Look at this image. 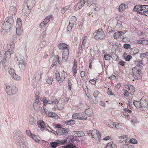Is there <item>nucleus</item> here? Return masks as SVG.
Here are the masks:
<instances>
[{
	"label": "nucleus",
	"mask_w": 148,
	"mask_h": 148,
	"mask_svg": "<svg viewBox=\"0 0 148 148\" xmlns=\"http://www.w3.org/2000/svg\"><path fill=\"white\" fill-rule=\"evenodd\" d=\"M13 139L20 148H26L27 143L25 140L23 133L19 130H15L12 134Z\"/></svg>",
	"instance_id": "1"
},
{
	"label": "nucleus",
	"mask_w": 148,
	"mask_h": 148,
	"mask_svg": "<svg viewBox=\"0 0 148 148\" xmlns=\"http://www.w3.org/2000/svg\"><path fill=\"white\" fill-rule=\"evenodd\" d=\"M133 11L148 16V5H136L134 7Z\"/></svg>",
	"instance_id": "2"
},
{
	"label": "nucleus",
	"mask_w": 148,
	"mask_h": 148,
	"mask_svg": "<svg viewBox=\"0 0 148 148\" xmlns=\"http://www.w3.org/2000/svg\"><path fill=\"white\" fill-rule=\"evenodd\" d=\"M60 49L63 50L62 59L64 62H66L69 55V47L66 44L64 43H60L58 45Z\"/></svg>",
	"instance_id": "3"
},
{
	"label": "nucleus",
	"mask_w": 148,
	"mask_h": 148,
	"mask_svg": "<svg viewBox=\"0 0 148 148\" xmlns=\"http://www.w3.org/2000/svg\"><path fill=\"white\" fill-rule=\"evenodd\" d=\"M35 4V0H27L23 4L24 8L23 11L25 12L27 14H29L31 10L33 8Z\"/></svg>",
	"instance_id": "4"
},
{
	"label": "nucleus",
	"mask_w": 148,
	"mask_h": 148,
	"mask_svg": "<svg viewBox=\"0 0 148 148\" xmlns=\"http://www.w3.org/2000/svg\"><path fill=\"white\" fill-rule=\"evenodd\" d=\"M14 60L18 64L20 69H24L25 66L24 57L20 53H16L15 55Z\"/></svg>",
	"instance_id": "5"
},
{
	"label": "nucleus",
	"mask_w": 148,
	"mask_h": 148,
	"mask_svg": "<svg viewBox=\"0 0 148 148\" xmlns=\"http://www.w3.org/2000/svg\"><path fill=\"white\" fill-rule=\"evenodd\" d=\"M14 20L12 16H9L6 18L4 23L2 25V28L3 29L7 30L12 27L13 25Z\"/></svg>",
	"instance_id": "6"
},
{
	"label": "nucleus",
	"mask_w": 148,
	"mask_h": 148,
	"mask_svg": "<svg viewBox=\"0 0 148 148\" xmlns=\"http://www.w3.org/2000/svg\"><path fill=\"white\" fill-rule=\"evenodd\" d=\"M94 38L97 40H100L105 38V33L102 29L100 28L94 33Z\"/></svg>",
	"instance_id": "7"
},
{
	"label": "nucleus",
	"mask_w": 148,
	"mask_h": 148,
	"mask_svg": "<svg viewBox=\"0 0 148 148\" xmlns=\"http://www.w3.org/2000/svg\"><path fill=\"white\" fill-rule=\"evenodd\" d=\"M141 72L140 69L138 68V67H134L132 69L131 75L135 79H139L142 77Z\"/></svg>",
	"instance_id": "8"
},
{
	"label": "nucleus",
	"mask_w": 148,
	"mask_h": 148,
	"mask_svg": "<svg viewBox=\"0 0 148 148\" xmlns=\"http://www.w3.org/2000/svg\"><path fill=\"white\" fill-rule=\"evenodd\" d=\"M68 138L64 140H57L56 142H50V144L51 148H56L59 145H63L67 142Z\"/></svg>",
	"instance_id": "9"
},
{
	"label": "nucleus",
	"mask_w": 148,
	"mask_h": 148,
	"mask_svg": "<svg viewBox=\"0 0 148 148\" xmlns=\"http://www.w3.org/2000/svg\"><path fill=\"white\" fill-rule=\"evenodd\" d=\"M13 52H12L11 51L8 50L6 51L3 57L0 56V63L2 62L4 64L6 62L7 60L10 58L11 57V55L12 54Z\"/></svg>",
	"instance_id": "10"
},
{
	"label": "nucleus",
	"mask_w": 148,
	"mask_h": 148,
	"mask_svg": "<svg viewBox=\"0 0 148 148\" xmlns=\"http://www.w3.org/2000/svg\"><path fill=\"white\" fill-rule=\"evenodd\" d=\"M16 20V33L17 34L20 35L22 31V29L21 27L22 21L19 18H18Z\"/></svg>",
	"instance_id": "11"
},
{
	"label": "nucleus",
	"mask_w": 148,
	"mask_h": 148,
	"mask_svg": "<svg viewBox=\"0 0 148 148\" xmlns=\"http://www.w3.org/2000/svg\"><path fill=\"white\" fill-rule=\"evenodd\" d=\"M7 94H15L17 92V88L15 86H7L5 89Z\"/></svg>",
	"instance_id": "12"
},
{
	"label": "nucleus",
	"mask_w": 148,
	"mask_h": 148,
	"mask_svg": "<svg viewBox=\"0 0 148 148\" xmlns=\"http://www.w3.org/2000/svg\"><path fill=\"white\" fill-rule=\"evenodd\" d=\"M147 107L148 104L146 100L141 99L140 100V109L143 111H145L147 110Z\"/></svg>",
	"instance_id": "13"
},
{
	"label": "nucleus",
	"mask_w": 148,
	"mask_h": 148,
	"mask_svg": "<svg viewBox=\"0 0 148 148\" xmlns=\"http://www.w3.org/2000/svg\"><path fill=\"white\" fill-rule=\"evenodd\" d=\"M76 140L74 137H73L69 142V144L63 146L62 148H76L75 145L73 144L74 141H76Z\"/></svg>",
	"instance_id": "14"
},
{
	"label": "nucleus",
	"mask_w": 148,
	"mask_h": 148,
	"mask_svg": "<svg viewBox=\"0 0 148 148\" xmlns=\"http://www.w3.org/2000/svg\"><path fill=\"white\" fill-rule=\"evenodd\" d=\"M55 133L57 134V135H61L66 134L68 133L67 129L66 128H60L57 130Z\"/></svg>",
	"instance_id": "15"
},
{
	"label": "nucleus",
	"mask_w": 148,
	"mask_h": 148,
	"mask_svg": "<svg viewBox=\"0 0 148 148\" xmlns=\"http://www.w3.org/2000/svg\"><path fill=\"white\" fill-rule=\"evenodd\" d=\"M38 124L41 130L43 131L44 130H47L48 131H49V130L48 128H50L48 126H45V124L43 121H40L39 122H38Z\"/></svg>",
	"instance_id": "16"
},
{
	"label": "nucleus",
	"mask_w": 148,
	"mask_h": 148,
	"mask_svg": "<svg viewBox=\"0 0 148 148\" xmlns=\"http://www.w3.org/2000/svg\"><path fill=\"white\" fill-rule=\"evenodd\" d=\"M87 0H81L80 2L77 3L75 6V10H77L81 8L84 5L85 3L87 1Z\"/></svg>",
	"instance_id": "17"
},
{
	"label": "nucleus",
	"mask_w": 148,
	"mask_h": 148,
	"mask_svg": "<svg viewBox=\"0 0 148 148\" xmlns=\"http://www.w3.org/2000/svg\"><path fill=\"white\" fill-rule=\"evenodd\" d=\"M59 58L58 56L56 55L55 56L53 60L52 63L51 64V66L52 67H53L55 65L60 64V62L59 61Z\"/></svg>",
	"instance_id": "18"
},
{
	"label": "nucleus",
	"mask_w": 148,
	"mask_h": 148,
	"mask_svg": "<svg viewBox=\"0 0 148 148\" xmlns=\"http://www.w3.org/2000/svg\"><path fill=\"white\" fill-rule=\"evenodd\" d=\"M17 9L15 7L10 6L9 11V13L12 15H15Z\"/></svg>",
	"instance_id": "19"
},
{
	"label": "nucleus",
	"mask_w": 148,
	"mask_h": 148,
	"mask_svg": "<svg viewBox=\"0 0 148 148\" xmlns=\"http://www.w3.org/2000/svg\"><path fill=\"white\" fill-rule=\"evenodd\" d=\"M134 64L136 65L135 67H138V68L141 69V67L143 65V60H136L134 61Z\"/></svg>",
	"instance_id": "20"
},
{
	"label": "nucleus",
	"mask_w": 148,
	"mask_h": 148,
	"mask_svg": "<svg viewBox=\"0 0 148 148\" xmlns=\"http://www.w3.org/2000/svg\"><path fill=\"white\" fill-rule=\"evenodd\" d=\"M77 61L75 59L74 60L72 68L73 75L74 76L77 73Z\"/></svg>",
	"instance_id": "21"
},
{
	"label": "nucleus",
	"mask_w": 148,
	"mask_h": 148,
	"mask_svg": "<svg viewBox=\"0 0 148 148\" xmlns=\"http://www.w3.org/2000/svg\"><path fill=\"white\" fill-rule=\"evenodd\" d=\"M41 72L40 70H38L35 74L34 78L37 81H39L41 77Z\"/></svg>",
	"instance_id": "22"
},
{
	"label": "nucleus",
	"mask_w": 148,
	"mask_h": 148,
	"mask_svg": "<svg viewBox=\"0 0 148 148\" xmlns=\"http://www.w3.org/2000/svg\"><path fill=\"white\" fill-rule=\"evenodd\" d=\"M42 103H33V106L34 108L36 111H40L41 109L42 108Z\"/></svg>",
	"instance_id": "23"
},
{
	"label": "nucleus",
	"mask_w": 148,
	"mask_h": 148,
	"mask_svg": "<svg viewBox=\"0 0 148 148\" xmlns=\"http://www.w3.org/2000/svg\"><path fill=\"white\" fill-rule=\"evenodd\" d=\"M14 42H11L7 45L8 50L11 51L12 52H14Z\"/></svg>",
	"instance_id": "24"
},
{
	"label": "nucleus",
	"mask_w": 148,
	"mask_h": 148,
	"mask_svg": "<svg viewBox=\"0 0 148 148\" xmlns=\"http://www.w3.org/2000/svg\"><path fill=\"white\" fill-rule=\"evenodd\" d=\"M125 87L128 89L131 94L132 95L135 92V89L134 86L131 85H126Z\"/></svg>",
	"instance_id": "25"
},
{
	"label": "nucleus",
	"mask_w": 148,
	"mask_h": 148,
	"mask_svg": "<svg viewBox=\"0 0 148 148\" xmlns=\"http://www.w3.org/2000/svg\"><path fill=\"white\" fill-rule=\"evenodd\" d=\"M74 135L75 136V137H81L84 136L85 134L83 132L80 131H75Z\"/></svg>",
	"instance_id": "26"
},
{
	"label": "nucleus",
	"mask_w": 148,
	"mask_h": 148,
	"mask_svg": "<svg viewBox=\"0 0 148 148\" xmlns=\"http://www.w3.org/2000/svg\"><path fill=\"white\" fill-rule=\"evenodd\" d=\"M85 112L88 117H90L92 116L93 114V110L90 108H88L86 110Z\"/></svg>",
	"instance_id": "27"
},
{
	"label": "nucleus",
	"mask_w": 148,
	"mask_h": 148,
	"mask_svg": "<svg viewBox=\"0 0 148 148\" xmlns=\"http://www.w3.org/2000/svg\"><path fill=\"white\" fill-rule=\"evenodd\" d=\"M137 43L139 44H141L144 45L148 44V41L146 40L141 39L138 40L136 41Z\"/></svg>",
	"instance_id": "28"
},
{
	"label": "nucleus",
	"mask_w": 148,
	"mask_h": 148,
	"mask_svg": "<svg viewBox=\"0 0 148 148\" xmlns=\"http://www.w3.org/2000/svg\"><path fill=\"white\" fill-rule=\"evenodd\" d=\"M37 143H39L40 138L38 136L33 134L30 137Z\"/></svg>",
	"instance_id": "29"
},
{
	"label": "nucleus",
	"mask_w": 148,
	"mask_h": 148,
	"mask_svg": "<svg viewBox=\"0 0 148 148\" xmlns=\"http://www.w3.org/2000/svg\"><path fill=\"white\" fill-rule=\"evenodd\" d=\"M127 7V5H125L124 4H122L119 6L118 10L120 12L123 11L126 9Z\"/></svg>",
	"instance_id": "30"
},
{
	"label": "nucleus",
	"mask_w": 148,
	"mask_h": 148,
	"mask_svg": "<svg viewBox=\"0 0 148 148\" xmlns=\"http://www.w3.org/2000/svg\"><path fill=\"white\" fill-rule=\"evenodd\" d=\"M40 100L43 102V106L42 107L46 106L47 104L48 103V100L47 99V98L45 97H42L40 98Z\"/></svg>",
	"instance_id": "31"
},
{
	"label": "nucleus",
	"mask_w": 148,
	"mask_h": 148,
	"mask_svg": "<svg viewBox=\"0 0 148 148\" xmlns=\"http://www.w3.org/2000/svg\"><path fill=\"white\" fill-rule=\"evenodd\" d=\"M80 114L75 113L72 116V118L74 119H79L81 120Z\"/></svg>",
	"instance_id": "32"
},
{
	"label": "nucleus",
	"mask_w": 148,
	"mask_h": 148,
	"mask_svg": "<svg viewBox=\"0 0 148 148\" xmlns=\"http://www.w3.org/2000/svg\"><path fill=\"white\" fill-rule=\"evenodd\" d=\"M77 20L76 17L75 16H72L70 19L69 24L74 25L75 24Z\"/></svg>",
	"instance_id": "33"
},
{
	"label": "nucleus",
	"mask_w": 148,
	"mask_h": 148,
	"mask_svg": "<svg viewBox=\"0 0 148 148\" xmlns=\"http://www.w3.org/2000/svg\"><path fill=\"white\" fill-rule=\"evenodd\" d=\"M67 76V73L66 72H65L64 71H63L61 72V78L62 79V81L64 80L65 77Z\"/></svg>",
	"instance_id": "34"
},
{
	"label": "nucleus",
	"mask_w": 148,
	"mask_h": 148,
	"mask_svg": "<svg viewBox=\"0 0 148 148\" xmlns=\"http://www.w3.org/2000/svg\"><path fill=\"white\" fill-rule=\"evenodd\" d=\"M133 104L137 108H139L140 107V101H136L135 100L133 101Z\"/></svg>",
	"instance_id": "35"
},
{
	"label": "nucleus",
	"mask_w": 148,
	"mask_h": 148,
	"mask_svg": "<svg viewBox=\"0 0 148 148\" xmlns=\"http://www.w3.org/2000/svg\"><path fill=\"white\" fill-rule=\"evenodd\" d=\"M120 36H121L120 32H116L114 34V38L115 39H117Z\"/></svg>",
	"instance_id": "36"
},
{
	"label": "nucleus",
	"mask_w": 148,
	"mask_h": 148,
	"mask_svg": "<svg viewBox=\"0 0 148 148\" xmlns=\"http://www.w3.org/2000/svg\"><path fill=\"white\" fill-rule=\"evenodd\" d=\"M80 115L81 117V120H86L87 119L88 116L85 112L84 113H83L82 114H80Z\"/></svg>",
	"instance_id": "37"
},
{
	"label": "nucleus",
	"mask_w": 148,
	"mask_h": 148,
	"mask_svg": "<svg viewBox=\"0 0 148 148\" xmlns=\"http://www.w3.org/2000/svg\"><path fill=\"white\" fill-rule=\"evenodd\" d=\"M8 70L9 73L11 75V76L13 75V74L15 73V71L13 69L11 68V67H9L8 68Z\"/></svg>",
	"instance_id": "38"
},
{
	"label": "nucleus",
	"mask_w": 148,
	"mask_h": 148,
	"mask_svg": "<svg viewBox=\"0 0 148 148\" xmlns=\"http://www.w3.org/2000/svg\"><path fill=\"white\" fill-rule=\"evenodd\" d=\"M51 16V15L45 17L43 21L45 23V24H47V23L50 21V19Z\"/></svg>",
	"instance_id": "39"
},
{
	"label": "nucleus",
	"mask_w": 148,
	"mask_h": 148,
	"mask_svg": "<svg viewBox=\"0 0 148 148\" xmlns=\"http://www.w3.org/2000/svg\"><path fill=\"white\" fill-rule=\"evenodd\" d=\"M127 144L122 145L121 146V148H134V147L131 145H127Z\"/></svg>",
	"instance_id": "40"
},
{
	"label": "nucleus",
	"mask_w": 148,
	"mask_h": 148,
	"mask_svg": "<svg viewBox=\"0 0 148 148\" xmlns=\"http://www.w3.org/2000/svg\"><path fill=\"white\" fill-rule=\"evenodd\" d=\"M111 57L113 60H117L119 58L118 57L115 53H114L111 55Z\"/></svg>",
	"instance_id": "41"
},
{
	"label": "nucleus",
	"mask_w": 148,
	"mask_h": 148,
	"mask_svg": "<svg viewBox=\"0 0 148 148\" xmlns=\"http://www.w3.org/2000/svg\"><path fill=\"white\" fill-rule=\"evenodd\" d=\"M86 42V40L84 42L82 41L81 45H79V48H81V50H83L85 49V44Z\"/></svg>",
	"instance_id": "42"
},
{
	"label": "nucleus",
	"mask_w": 148,
	"mask_h": 148,
	"mask_svg": "<svg viewBox=\"0 0 148 148\" xmlns=\"http://www.w3.org/2000/svg\"><path fill=\"white\" fill-rule=\"evenodd\" d=\"M97 130H92V136L93 138H95V137H96V134L97 132Z\"/></svg>",
	"instance_id": "43"
},
{
	"label": "nucleus",
	"mask_w": 148,
	"mask_h": 148,
	"mask_svg": "<svg viewBox=\"0 0 148 148\" xmlns=\"http://www.w3.org/2000/svg\"><path fill=\"white\" fill-rule=\"evenodd\" d=\"M12 77L14 80H17L19 79V77L15 73L13 74V75L11 76Z\"/></svg>",
	"instance_id": "44"
},
{
	"label": "nucleus",
	"mask_w": 148,
	"mask_h": 148,
	"mask_svg": "<svg viewBox=\"0 0 148 148\" xmlns=\"http://www.w3.org/2000/svg\"><path fill=\"white\" fill-rule=\"evenodd\" d=\"M99 94H100V93L97 90H95L93 93V96L94 97L96 98L98 97Z\"/></svg>",
	"instance_id": "45"
},
{
	"label": "nucleus",
	"mask_w": 148,
	"mask_h": 148,
	"mask_svg": "<svg viewBox=\"0 0 148 148\" xmlns=\"http://www.w3.org/2000/svg\"><path fill=\"white\" fill-rule=\"evenodd\" d=\"M46 81L49 84H51L53 81L52 78L51 77H48V78L47 79Z\"/></svg>",
	"instance_id": "46"
},
{
	"label": "nucleus",
	"mask_w": 148,
	"mask_h": 148,
	"mask_svg": "<svg viewBox=\"0 0 148 148\" xmlns=\"http://www.w3.org/2000/svg\"><path fill=\"white\" fill-rule=\"evenodd\" d=\"M36 99H35V101L33 103H41L39 101V96L36 95Z\"/></svg>",
	"instance_id": "47"
},
{
	"label": "nucleus",
	"mask_w": 148,
	"mask_h": 148,
	"mask_svg": "<svg viewBox=\"0 0 148 148\" xmlns=\"http://www.w3.org/2000/svg\"><path fill=\"white\" fill-rule=\"evenodd\" d=\"M129 141H130V143L133 144H136L137 143V141L134 138H132Z\"/></svg>",
	"instance_id": "48"
},
{
	"label": "nucleus",
	"mask_w": 148,
	"mask_h": 148,
	"mask_svg": "<svg viewBox=\"0 0 148 148\" xmlns=\"http://www.w3.org/2000/svg\"><path fill=\"white\" fill-rule=\"evenodd\" d=\"M148 54V53H141L140 55V57L141 58L143 59L145 56H147Z\"/></svg>",
	"instance_id": "49"
},
{
	"label": "nucleus",
	"mask_w": 148,
	"mask_h": 148,
	"mask_svg": "<svg viewBox=\"0 0 148 148\" xmlns=\"http://www.w3.org/2000/svg\"><path fill=\"white\" fill-rule=\"evenodd\" d=\"M68 89L70 91L71 89V87L72 86V84L71 82V81L69 80H68Z\"/></svg>",
	"instance_id": "50"
},
{
	"label": "nucleus",
	"mask_w": 148,
	"mask_h": 148,
	"mask_svg": "<svg viewBox=\"0 0 148 148\" xmlns=\"http://www.w3.org/2000/svg\"><path fill=\"white\" fill-rule=\"evenodd\" d=\"M26 133L30 137H31L33 134L31 133V131L29 130H26Z\"/></svg>",
	"instance_id": "51"
},
{
	"label": "nucleus",
	"mask_w": 148,
	"mask_h": 148,
	"mask_svg": "<svg viewBox=\"0 0 148 148\" xmlns=\"http://www.w3.org/2000/svg\"><path fill=\"white\" fill-rule=\"evenodd\" d=\"M51 99L53 101V103H58V100L55 97H51Z\"/></svg>",
	"instance_id": "52"
},
{
	"label": "nucleus",
	"mask_w": 148,
	"mask_h": 148,
	"mask_svg": "<svg viewBox=\"0 0 148 148\" xmlns=\"http://www.w3.org/2000/svg\"><path fill=\"white\" fill-rule=\"evenodd\" d=\"M132 56L131 55H128L125 57V58L126 61H129L132 58Z\"/></svg>",
	"instance_id": "53"
},
{
	"label": "nucleus",
	"mask_w": 148,
	"mask_h": 148,
	"mask_svg": "<svg viewBox=\"0 0 148 148\" xmlns=\"http://www.w3.org/2000/svg\"><path fill=\"white\" fill-rule=\"evenodd\" d=\"M118 46L115 44L112 45V49L114 51H116V50H117L118 49Z\"/></svg>",
	"instance_id": "54"
},
{
	"label": "nucleus",
	"mask_w": 148,
	"mask_h": 148,
	"mask_svg": "<svg viewBox=\"0 0 148 148\" xmlns=\"http://www.w3.org/2000/svg\"><path fill=\"white\" fill-rule=\"evenodd\" d=\"M107 93L108 95H114L115 96L114 94L112 92V90L110 89L109 88L108 89V90L107 92Z\"/></svg>",
	"instance_id": "55"
},
{
	"label": "nucleus",
	"mask_w": 148,
	"mask_h": 148,
	"mask_svg": "<svg viewBox=\"0 0 148 148\" xmlns=\"http://www.w3.org/2000/svg\"><path fill=\"white\" fill-rule=\"evenodd\" d=\"M104 57L105 60H110V58H111V56H110L109 54L105 55L104 56Z\"/></svg>",
	"instance_id": "56"
},
{
	"label": "nucleus",
	"mask_w": 148,
	"mask_h": 148,
	"mask_svg": "<svg viewBox=\"0 0 148 148\" xmlns=\"http://www.w3.org/2000/svg\"><path fill=\"white\" fill-rule=\"evenodd\" d=\"M123 47H124L126 49H130V45L128 43H125L123 45Z\"/></svg>",
	"instance_id": "57"
},
{
	"label": "nucleus",
	"mask_w": 148,
	"mask_h": 148,
	"mask_svg": "<svg viewBox=\"0 0 148 148\" xmlns=\"http://www.w3.org/2000/svg\"><path fill=\"white\" fill-rule=\"evenodd\" d=\"M104 148H113L112 142L108 143Z\"/></svg>",
	"instance_id": "58"
},
{
	"label": "nucleus",
	"mask_w": 148,
	"mask_h": 148,
	"mask_svg": "<svg viewBox=\"0 0 148 148\" xmlns=\"http://www.w3.org/2000/svg\"><path fill=\"white\" fill-rule=\"evenodd\" d=\"M56 115V114L54 113L53 112H50L49 113V115H48V116L49 117H55Z\"/></svg>",
	"instance_id": "59"
},
{
	"label": "nucleus",
	"mask_w": 148,
	"mask_h": 148,
	"mask_svg": "<svg viewBox=\"0 0 148 148\" xmlns=\"http://www.w3.org/2000/svg\"><path fill=\"white\" fill-rule=\"evenodd\" d=\"M47 24L44 22H42L39 26V27L41 28H42L43 27H45Z\"/></svg>",
	"instance_id": "60"
},
{
	"label": "nucleus",
	"mask_w": 148,
	"mask_h": 148,
	"mask_svg": "<svg viewBox=\"0 0 148 148\" xmlns=\"http://www.w3.org/2000/svg\"><path fill=\"white\" fill-rule=\"evenodd\" d=\"M93 0H87V2L86 3L87 4V5L90 6V5H91L92 3V2Z\"/></svg>",
	"instance_id": "61"
},
{
	"label": "nucleus",
	"mask_w": 148,
	"mask_h": 148,
	"mask_svg": "<svg viewBox=\"0 0 148 148\" xmlns=\"http://www.w3.org/2000/svg\"><path fill=\"white\" fill-rule=\"evenodd\" d=\"M73 25L72 24H70L69 23V25H68V26L67 27V29H68V30H69V31H71L72 27H73Z\"/></svg>",
	"instance_id": "62"
},
{
	"label": "nucleus",
	"mask_w": 148,
	"mask_h": 148,
	"mask_svg": "<svg viewBox=\"0 0 148 148\" xmlns=\"http://www.w3.org/2000/svg\"><path fill=\"white\" fill-rule=\"evenodd\" d=\"M99 104L101 106L103 107H105L106 106L105 103L102 101H101L99 102Z\"/></svg>",
	"instance_id": "63"
},
{
	"label": "nucleus",
	"mask_w": 148,
	"mask_h": 148,
	"mask_svg": "<svg viewBox=\"0 0 148 148\" xmlns=\"http://www.w3.org/2000/svg\"><path fill=\"white\" fill-rule=\"evenodd\" d=\"M124 94L125 96L127 97L129 95V92L125 90H123Z\"/></svg>",
	"instance_id": "64"
}]
</instances>
